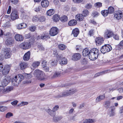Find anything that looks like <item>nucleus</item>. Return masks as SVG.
Wrapping results in <instances>:
<instances>
[{
  "instance_id": "obj_62",
  "label": "nucleus",
  "mask_w": 123,
  "mask_h": 123,
  "mask_svg": "<svg viewBox=\"0 0 123 123\" xmlns=\"http://www.w3.org/2000/svg\"><path fill=\"white\" fill-rule=\"evenodd\" d=\"M18 101L17 100H15L11 102V104L13 105H17Z\"/></svg>"
},
{
  "instance_id": "obj_32",
  "label": "nucleus",
  "mask_w": 123,
  "mask_h": 123,
  "mask_svg": "<svg viewBox=\"0 0 123 123\" xmlns=\"http://www.w3.org/2000/svg\"><path fill=\"white\" fill-rule=\"evenodd\" d=\"M89 50L87 48H85L82 52V54L83 56H86L89 55Z\"/></svg>"
},
{
  "instance_id": "obj_24",
  "label": "nucleus",
  "mask_w": 123,
  "mask_h": 123,
  "mask_svg": "<svg viewBox=\"0 0 123 123\" xmlns=\"http://www.w3.org/2000/svg\"><path fill=\"white\" fill-rule=\"evenodd\" d=\"M81 57V55L78 53H76L74 54L73 56V59L76 61L80 59Z\"/></svg>"
},
{
  "instance_id": "obj_57",
  "label": "nucleus",
  "mask_w": 123,
  "mask_h": 123,
  "mask_svg": "<svg viewBox=\"0 0 123 123\" xmlns=\"http://www.w3.org/2000/svg\"><path fill=\"white\" fill-rule=\"evenodd\" d=\"M47 61L45 60L43 61L42 62V66L43 68L46 66Z\"/></svg>"
},
{
  "instance_id": "obj_11",
  "label": "nucleus",
  "mask_w": 123,
  "mask_h": 123,
  "mask_svg": "<svg viewBox=\"0 0 123 123\" xmlns=\"http://www.w3.org/2000/svg\"><path fill=\"white\" fill-rule=\"evenodd\" d=\"M103 39L101 37L96 38L95 39V42L97 46H99L102 44L103 43Z\"/></svg>"
},
{
  "instance_id": "obj_38",
  "label": "nucleus",
  "mask_w": 123,
  "mask_h": 123,
  "mask_svg": "<svg viewBox=\"0 0 123 123\" xmlns=\"http://www.w3.org/2000/svg\"><path fill=\"white\" fill-rule=\"evenodd\" d=\"M26 79H30L32 77V75L30 74L24 73L23 75Z\"/></svg>"
},
{
  "instance_id": "obj_52",
  "label": "nucleus",
  "mask_w": 123,
  "mask_h": 123,
  "mask_svg": "<svg viewBox=\"0 0 123 123\" xmlns=\"http://www.w3.org/2000/svg\"><path fill=\"white\" fill-rule=\"evenodd\" d=\"M39 19L38 21L40 22H43L45 20V18L44 17L42 16L39 18Z\"/></svg>"
},
{
  "instance_id": "obj_51",
  "label": "nucleus",
  "mask_w": 123,
  "mask_h": 123,
  "mask_svg": "<svg viewBox=\"0 0 123 123\" xmlns=\"http://www.w3.org/2000/svg\"><path fill=\"white\" fill-rule=\"evenodd\" d=\"M94 6L96 7H100L102 6V4L100 2H97L95 4Z\"/></svg>"
},
{
  "instance_id": "obj_14",
  "label": "nucleus",
  "mask_w": 123,
  "mask_h": 123,
  "mask_svg": "<svg viewBox=\"0 0 123 123\" xmlns=\"http://www.w3.org/2000/svg\"><path fill=\"white\" fill-rule=\"evenodd\" d=\"M31 55V52L30 51H28L26 53L24 56L23 59L26 61H28L30 59Z\"/></svg>"
},
{
  "instance_id": "obj_39",
  "label": "nucleus",
  "mask_w": 123,
  "mask_h": 123,
  "mask_svg": "<svg viewBox=\"0 0 123 123\" xmlns=\"http://www.w3.org/2000/svg\"><path fill=\"white\" fill-rule=\"evenodd\" d=\"M40 62H35L33 63L32 66L34 68H36L39 66Z\"/></svg>"
},
{
  "instance_id": "obj_33",
  "label": "nucleus",
  "mask_w": 123,
  "mask_h": 123,
  "mask_svg": "<svg viewBox=\"0 0 123 123\" xmlns=\"http://www.w3.org/2000/svg\"><path fill=\"white\" fill-rule=\"evenodd\" d=\"M69 95H72L77 91V90L75 88H71L68 90Z\"/></svg>"
},
{
  "instance_id": "obj_43",
  "label": "nucleus",
  "mask_w": 123,
  "mask_h": 123,
  "mask_svg": "<svg viewBox=\"0 0 123 123\" xmlns=\"http://www.w3.org/2000/svg\"><path fill=\"white\" fill-rule=\"evenodd\" d=\"M36 28V27L34 26H31L29 28V30L31 32H33L35 31Z\"/></svg>"
},
{
  "instance_id": "obj_3",
  "label": "nucleus",
  "mask_w": 123,
  "mask_h": 123,
  "mask_svg": "<svg viewBox=\"0 0 123 123\" xmlns=\"http://www.w3.org/2000/svg\"><path fill=\"white\" fill-rule=\"evenodd\" d=\"M24 78L23 75L21 74H19L18 76H16L12 79V84L14 86H17L20 83Z\"/></svg>"
},
{
  "instance_id": "obj_46",
  "label": "nucleus",
  "mask_w": 123,
  "mask_h": 123,
  "mask_svg": "<svg viewBox=\"0 0 123 123\" xmlns=\"http://www.w3.org/2000/svg\"><path fill=\"white\" fill-rule=\"evenodd\" d=\"M44 70L46 72H51V70L50 69L49 67H48L46 66L43 68Z\"/></svg>"
},
{
  "instance_id": "obj_25",
  "label": "nucleus",
  "mask_w": 123,
  "mask_h": 123,
  "mask_svg": "<svg viewBox=\"0 0 123 123\" xmlns=\"http://www.w3.org/2000/svg\"><path fill=\"white\" fill-rule=\"evenodd\" d=\"M83 123H93L95 122V120L90 118L86 119L83 120Z\"/></svg>"
},
{
  "instance_id": "obj_37",
  "label": "nucleus",
  "mask_w": 123,
  "mask_h": 123,
  "mask_svg": "<svg viewBox=\"0 0 123 123\" xmlns=\"http://www.w3.org/2000/svg\"><path fill=\"white\" fill-rule=\"evenodd\" d=\"M59 48L61 50H64L66 48V47L64 44H61L58 45Z\"/></svg>"
},
{
  "instance_id": "obj_8",
  "label": "nucleus",
  "mask_w": 123,
  "mask_h": 123,
  "mask_svg": "<svg viewBox=\"0 0 123 123\" xmlns=\"http://www.w3.org/2000/svg\"><path fill=\"white\" fill-rule=\"evenodd\" d=\"M59 32V30L56 27H53L50 29L49 34L51 36H54L57 35Z\"/></svg>"
},
{
  "instance_id": "obj_6",
  "label": "nucleus",
  "mask_w": 123,
  "mask_h": 123,
  "mask_svg": "<svg viewBox=\"0 0 123 123\" xmlns=\"http://www.w3.org/2000/svg\"><path fill=\"white\" fill-rule=\"evenodd\" d=\"M19 46L21 49H26L30 48L31 47V45L30 42H24L20 44Z\"/></svg>"
},
{
  "instance_id": "obj_21",
  "label": "nucleus",
  "mask_w": 123,
  "mask_h": 123,
  "mask_svg": "<svg viewBox=\"0 0 123 123\" xmlns=\"http://www.w3.org/2000/svg\"><path fill=\"white\" fill-rule=\"evenodd\" d=\"M45 111L50 116L52 117H53L55 115V112L53 111V110H52L49 108L45 109Z\"/></svg>"
},
{
  "instance_id": "obj_56",
  "label": "nucleus",
  "mask_w": 123,
  "mask_h": 123,
  "mask_svg": "<svg viewBox=\"0 0 123 123\" xmlns=\"http://www.w3.org/2000/svg\"><path fill=\"white\" fill-rule=\"evenodd\" d=\"M92 16L93 17L97 16H98V13L96 12H94L92 14Z\"/></svg>"
},
{
  "instance_id": "obj_12",
  "label": "nucleus",
  "mask_w": 123,
  "mask_h": 123,
  "mask_svg": "<svg viewBox=\"0 0 123 123\" xmlns=\"http://www.w3.org/2000/svg\"><path fill=\"white\" fill-rule=\"evenodd\" d=\"M113 35V32L110 31H107L105 33V37L108 38L112 37Z\"/></svg>"
},
{
  "instance_id": "obj_13",
  "label": "nucleus",
  "mask_w": 123,
  "mask_h": 123,
  "mask_svg": "<svg viewBox=\"0 0 123 123\" xmlns=\"http://www.w3.org/2000/svg\"><path fill=\"white\" fill-rule=\"evenodd\" d=\"M123 16V14L121 11L116 12L114 14V17L117 19H120Z\"/></svg>"
},
{
  "instance_id": "obj_36",
  "label": "nucleus",
  "mask_w": 123,
  "mask_h": 123,
  "mask_svg": "<svg viewBox=\"0 0 123 123\" xmlns=\"http://www.w3.org/2000/svg\"><path fill=\"white\" fill-rule=\"evenodd\" d=\"M60 19L62 22H64L67 21L68 18L66 16L64 15L62 16Z\"/></svg>"
},
{
  "instance_id": "obj_9",
  "label": "nucleus",
  "mask_w": 123,
  "mask_h": 123,
  "mask_svg": "<svg viewBox=\"0 0 123 123\" xmlns=\"http://www.w3.org/2000/svg\"><path fill=\"white\" fill-rule=\"evenodd\" d=\"M10 69V67L8 65H5L4 67L2 72L4 75H6L9 73Z\"/></svg>"
},
{
  "instance_id": "obj_60",
  "label": "nucleus",
  "mask_w": 123,
  "mask_h": 123,
  "mask_svg": "<svg viewBox=\"0 0 123 123\" xmlns=\"http://www.w3.org/2000/svg\"><path fill=\"white\" fill-rule=\"evenodd\" d=\"M41 8V7L40 6H38L37 7L35 8V10L36 12L39 11Z\"/></svg>"
},
{
  "instance_id": "obj_42",
  "label": "nucleus",
  "mask_w": 123,
  "mask_h": 123,
  "mask_svg": "<svg viewBox=\"0 0 123 123\" xmlns=\"http://www.w3.org/2000/svg\"><path fill=\"white\" fill-rule=\"evenodd\" d=\"M101 13L102 15L104 16H106L109 13L108 10H106L102 11Z\"/></svg>"
},
{
  "instance_id": "obj_54",
  "label": "nucleus",
  "mask_w": 123,
  "mask_h": 123,
  "mask_svg": "<svg viewBox=\"0 0 123 123\" xmlns=\"http://www.w3.org/2000/svg\"><path fill=\"white\" fill-rule=\"evenodd\" d=\"M59 106L56 105L53 108L52 110L53 111H54L55 112L58 110L59 109Z\"/></svg>"
},
{
  "instance_id": "obj_1",
  "label": "nucleus",
  "mask_w": 123,
  "mask_h": 123,
  "mask_svg": "<svg viewBox=\"0 0 123 123\" xmlns=\"http://www.w3.org/2000/svg\"><path fill=\"white\" fill-rule=\"evenodd\" d=\"M99 51L96 48L91 49L89 52L88 56L91 60H95L98 57V55Z\"/></svg>"
},
{
  "instance_id": "obj_7",
  "label": "nucleus",
  "mask_w": 123,
  "mask_h": 123,
  "mask_svg": "<svg viewBox=\"0 0 123 123\" xmlns=\"http://www.w3.org/2000/svg\"><path fill=\"white\" fill-rule=\"evenodd\" d=\"M11 77L9 76H6L1 82V84L3 86H6L10 82Z\"/></svg>"
},
{
  "instance_id": "obj_50",
  "label": "nucleus",
  "mask_w": 123,
  "mask_h": 123,
  "mask_svg": "<svg viewBox=\"0 0 123 123\" xmlns=\"http://www.w3.org/2000/svg\"><path fill=\"white\" fill-rule=\"evenodd\" d=\"M92 5L90 3L86 4L85 6V7L86 8L89 9L92 7Z\"/></svg>"
},
{
  "instance_id": "obj_23",
  "label": "nucleus",
  "mask_w": 123,
  "mask_h": 123,
  "mask_svg": "<svg viewBox=\"0 0 123 123\" xmlns=\"http://www.w3.org/2000/svg\"><path fill=\"white\" fill-rule=\"evenodd\" d=\"M105 96L104 94L100 95L98 96L96 99V102L98 103L101 100L104 99L105 98Z\"/></svg>"
},
{
  "instance_id": "obj_30",
  "label": "nucleus",
  "mask_w": 123,
  "mask_h": 123,
  "mask_svg": "<svg viewBox=\"0 0 123 123\" xmlns=\"http://www.w3.org/2000/svg\"><path fill=\"white\" fill-rule=\"evenodd\" d=\"M53 21L55 22L58 21L60 19V16L57 14L54 15H53L52 18Z\"/></svg>"
},
{
  "instance_id": "obj_19",
  "label": "nucleus",
  "mask_w": 123,
  "mask_h": 123,
  "mask_svg": "<svg viewBox=\"0 0 123 123\" xmlns=\"http://www.w3.org/2000/svg\"><path fill=\"white\" fill-rule=\"evenodd\" d=\"M13 89V87L12 86H9L7 87L4 90L3 92L4 94H6L8 93L11 91H12Z\"/></svg>"
},
{
  "instance_id": "obj_44",
  "label": "nucleus",
  "mask_w": 123,
  "mask_h": 123,
  "mask_svg": "<svg viewBox=\"0 0 123 123\" xmlns=\"http://www.w3.org/2000/svg\"><path fill=\"white\" fill-rule=\"evenodd\" d=\"M4 87L3 86H0V94H4Z\"/></svg>"
},
{
  "instance_id": "obj_4",
  "label": "nucleus",
  "mask_w": 123,
  "mask_h": 123,
  "mask_svg": "<svg viewBox=\"0 0 123 123\" xmlns=\"http://www.w3.org/2000/svg\"><path fill=\"white\" fill-rule=\"evenodd\" d=\"M5 58L7 59L10 58L12 55V51L10 48H6L3 49L2 51Z\"/></svg>"
},
{
  "instance_id": "obj_16",
  "label": "nucleus",
  "mask_w": 123,
  "mask_h": 123,
  "mask_svg": "<svg viewBox=\"0 0 123 123\" xmlns=\"http://www.w3.org/2000/svg\"><path fill=\"white\" fill-rule=\"evenodd\" d=\"M41 5L43 7H47L49 5V2L47 0H42L41 2Z\"/></svg>"
},
{
  "instance_id": "obj_59",
  "label": "nucleus",
  "mask_w": 123,
  "mask_h": 123,
  "mask_svg": "<svg viewBox=\"0 0 123 123\" xmlns=\"http://www.w3.org/2000/svg\"><path fill=\"white\" fill-rule=\"evenodd\" d=\"M12 4H16L18 2V0H10Z\"/></svg>"
},
{
  "instance_id": "obj_35",
  "label": "nucleus",
  "mask_w": 123,
  "mask_h": 123,
  "mask_svg": "<svg viewBox=\"0 0 123 123\" xmlns=\"http://www.w3.org/2000/svg\"><path fill=\"white\" fill-rule=\"evenodd\" d=\"M54 13V10L52 9H51L48 11L47 12V15L49 16H51L53 15Z\"/></svg>"
},
{
  "instance_id": "obj_49",
  "label": "nucleus",
  "mask_w": 123,
  "mask_h": 123,
  "mask_svg": "<svg viewBox=\"0 0 123 123\" xmlns=\"http://www.w3.org/2000/svg\"><path fill=\"white\" fill-rule=\"evenodd\" d=\"M7 109L6 107L3 106H0V111L1 112H3Z\"/></svg>"
},
{
  "instance_id": "obj_17",
  "label": "nucleus",
  "mask_w": 123,
  "mask_h": 123,
  "mask_svg": "<svg viewBox=\"0 0 123 123\" xmlns=\"http://www.w3.org/2000/svg\"><path fill=\"white\" fill-rule=\"evenodd\" d=\"M15 38L17 41H21L23 40V37L22 35L17 34L15 35Z\"/></svg>"
},
{
  "instance_id": "obj_28",
  "label": "nucleus",
  "mask_w": 123,
  "mask_h": 123,
  "mask_svg": "<svg viewBox=\"0 0 123 123\" xmlns=\"http://www.w3.org/2000/svg\"><path fill=\"white\" fill-rule=\"evenodd\" d=\"M69 95L68 90H65L64 91L62 94L60 95L59 97H62Z\"/></svg>"
},
{
  "instance_id": "obj_48",
  "label": "nucleus",
  "mask_w": 123,
  "mask_h": 123,
  "mask_svg": "<svg viewBox=\"0 0 123 123\" xmlns=\"http://www.w3.org/2000/svg\"><path fill=\"white\" fill-rule=\"evenodd\" d=\"M28 103L27 102H22L20 103L18 105V106H21L25 105H26L28 104Z\"/></svg>"
},
{
  "instance_id": "obj_29",
  "label": "nucleus",
  "mask_w": 123,
  "mask_h": 123,
  "mask_svg": "<svg viewBox=\"0 0 123 123\" xmlns=\"http://www.w3.org/2000/svg\"><path fill=\"white\" fill-rule=\"evenodd\" d=\"M77 23V21L75 20H72L70 21L68 23V25L70 26H73L76 25Z\"/></svg>"
},
{
  "instance_id": "obj_2",
  "label": "nucleus",
  "mask_w": 123,
  "mask_h": 123,
  "mask_svg": "<svg viewBox=\"0 0 123 123\" xmlns=\"http://www.w3.org/2000/svg\"><path fill=\"white\" fill-rule=\"evenodd\" d=\"M33 74L36 78L39 80H44L45 79L44 72L39 70H36L34 71Z\"/></svg>"
},
{
  "instance_id": "obj_34",
  "label": "nucleus",
  "mask_w": 123,
  "mask_h": 123,
  "mask_svg": "<svg viewBox=\"0 0 123 123\" xmlns=\"http://www.w3.org/2000/svg\"><path fill=\"white\" fill-rule=\"evenodd\" d=\"M104 106L106 108L109 107L111 105V102L107 100L104 102Z\"/></svg>"
},
{
  "instance_id": "obj_22",
  "label": "nucleus",
  "mask_w": 123,
  "mask_h": 123,
  "mask_svg": "<svg viewBox=\"0 0 123 123\" xmlns=\"http://www.w3.org/2000/svg\"><path fill=\"white\" fill-rule=\"evenodd\" d=\"M79 32V29L77 28H75L72 31V34L75 37H77Z\"/></svg>"
},
{
  "instance_id": "obj_20",
  "label": "nucleus",
  "mask_w": 123,
  "mask_h": 123,
  "mask_svg": "<svg viewBox=\"0 0 123 123\" xmlns=\"http://www.w3.org/2000/svg\"><path fill=\"white\" fill-rule=\"evenodd\" d=\"M20 69L23 70L28 67V64L27 63L24 62L21 63L20 64Z\"/></svg>"
},
{
  "instance_id": "obj_10",
  "label": "nucleus",
  "mask_w": 123,
  "mask_h": 123,
  "mask_svg": "<svg viewBox=\"0 0 123 123\" xmlns=\"http://www.w3.org/2000/svg\"><path fill=\"white\" fill-rule=\"evenodd\" d=\"M18 18L17 11L13 10L11 14V19L12 20H14Z\"/></svg>"
},
{
  "instance_id": "obj_61",
  "label": "nucleus",
  "mask_w": 123,
  "mask_h": 123,
  "mask_svg": "<svg viewBox=\"0 0 123 123\" xmlns=\"http://www.w3.org/2000/svg\"><path fill=\"white\" fill-rule=\"evenodd\" d=\"M20 24L21 25H22V29L26 28L27 27V24L25 23H23Z\"/></svg>"
},
{
  "instance_id": "obj_55",
  "label": "nucleus",
  "mask_w": 123,
  "mask_h": 123,
  "mask_svg": "<svg viewBox=\"0 0 123 123\" xmlns=\"http://www.w3.org/2000/svg\"><path fill=\"white\" fill-rule=\"evenodd\" d=\"M73 2L75 3H79L82 2L83 0H72Z\"/></svg>"
},
{
  "instance_id": "obj_27",
  "label": "nucleus",
  "mask_w": 123,
  "mask_h": 123,
  "mask_svg": "<svg viewBox=\"0 0 123 123\" xmlns=\"http://www.w3.org/2000/svg\"><path fill=\"white\" fill-rule=\"evenodd\" d=\"M60 64L61 65L66 64L67 63V60L66 58L63 57L62 59L59 61Z\"/></svg>"
},
{
  "instance_id": "obj_40",
  "label": "nucleus",
  "mask_w": 123,
  "mask_h": 123,
  "mask_svg": "<svg viewBox=\"0 0 123 123\" xmlns=\"http://www.w3.org/2000/svg\"><path fill=\"white\" fill-rule=\"evenodd\" d=\"M89 12L87 10H85L83 11L82 14L84 17H86L88 16L89 14Z\"/></svg>"
},
{
  "instance_id": "obj_63",
  "label": "nucleus",
  "mask_w": 123,
  "mask_h": 123,
  "mask_svg": "<svg viewBox=\"0 0 123 123\" xmlns=\"http://www.w3.org/2000/svg\"><path fill=\"white\" fill-rule=\"evenodd\" d=\"M115 108L114 106H111L110 107L109 109L110 110L109 111H115Z\"/></svg>"
},
{
  "instance_id": "obj_53",
  "label": "nucleus",
  "mask_w": 123,
  "mask_h": 123,
  "mask_svg": "<svg viewBox=\"0 0 123 123\" xmlns=\"http://www.w3.org/2000/svg\"><path fill=\"white\" fill-rule=\"evenodd\" d=\"M13 116V114L12 113L9 112L6 115V117L7 118H9L10 117Z\"/></svg>"
},
{
  "instance_id": "obj_15",
  "label": "nucleus",
  "mask_w": 123,
  "mask_h": 123,
  "mask_svg": "<svg viewBox=\"0 0 123 123\" xmlns=\"http://www.w3.org/2000/svg\"><path fill=\"white\" fill-rule=\"evenodd\" d=\"M14 39L12 38H10L7 39L5 41V43L7 45H10L14 43Z\"/></svg>"
},
{
  "instance_id": "obj_5",
  "label": "nucleus",
  "mask_w": 123,
  "mask_h": 123,
  "mask_svg": "<svg viewBox=\"0 0 123 123\" xmlns=\"http://www.w3.org/2000/svg\"><path fill=\"white\" fill-rule=\"evenodd\" d=\"M112 49L111 46L109 45H105L103 46L101 48L100 50L103 53L110 51Z\"/></svg>"
},
{
  "instance_id": "obj_41",
  "label": "nucleus",
  "mask_w": 123,
  "mask_h": 123,
  "mask_svg": "<svg viewBox=\"0 0 123 123\" xmlns=\"http://www.w3.org/2000/svg\"><path fill=\"white\" fill-rule=\"evenodd\" d=\"M109 13H112L114 12V9L113 7L112 6L109 7L108 8V10Z\"/></svg>"
},
{
  "instance_id": "obj_47",
  "label": "nucleus",
  "mask_w": 123,
  "mask_h": 123,
  "mask_svg": "<svg viewBox=\"0 0 123 123\" xmlns=\"http://www.w3.org/2000/svg\"><path fill=\"white\" fill-rule=\"evenodd\" d=\"M109 70H105V71H102L100 73H98L96 74L95 75L96 76H98L100 75L101 74H105L106 73H107L108 72V71H109Z\"/></svg>"
},
{
  "instance_id": "obj_58",
  "label": "nucleus",
  "mask_w": 123,
  "mask_h": 123,
  "mask_svg": "<svg viewBox=\"0 0 123 123\" xmlns=\"http://www.w3.org/2000/svg\"><path fill=\"white\" fill-rule=\"evenodd\" d=\"M51 64L52 66H54L56 65L57 64L56 62V61H52L51 63Z\"/></svg>"
},
{
  "instance_id": "obj_64",
  "label": "nucleus",
  "mask_w": 123,
  "mask_h": 123,
  "mask_svg": "<svg viewBox=\"0 0 123 123\" xmlns=\"http://www.w3.org/2000/svg\"><path fill=\"white\" fill-rule=\"evenodd\" d=\"M123 113V106L120 107L119 108V113L120 114Z\"/></svg>"
},
{
  "instance_id": "obj_18",
  "label": "nucleus",
  "mask_w": 123,
  "mask_h": 123,
  "mask_svg": "<svg viewBox=\"0 0 123 123\" xmlns=\"http://www.w3.org/2000/svg\"><path fill=\"white\" fill-rule=\"evenodd\" d=\"M76 19L78 21H81L83 20L84 18V17L82 14H78L75 16Z\"/></svg>"
},
{
  "instance_id": "obj_31",
  "label": "nucleus",
  "mask_w": 123,
  "mask_h": 123,
  "mask_svg": "<svg viewBox=\"0 0 123 123\" xmlns=\"http://www.w3.org/2000/svg\"><path fill=\"white\" fill-rule=\"evenodd\" d=\"M62 71V70H60L59 71H57L55 72L53 76V78L57 77L60 75Z\"/></svg>"
},
{
  "instance_id": "obj_26",
  "label": "nucleus",
  "mask_w": 123,
  "mask_h": 123,
  "mask_svg": "<svg viewBox=\"0 0 123 123\" xmlns=\"http://www.w3.org/2000/svg\"><path fill=\"white\" fill-rule=\"evenodd\" d=\"M62 118L61 116H55V115L53 117V120L55 122H57L60 121Z\"/></svg>"
},
{
  "instance_id": "obj_45",
  "label": "nucleus",
  "mask_w": 123,
  "mask_h": 123,
  "mask_svg": "<svg viewBox=\"0 0 123 123\" xmlns=\"http://www.w3.org/2000/svg\"><path fill=\"white\" fill-rule=\"evenodd\" d=\"M32 21L36 22L38 21L39 18L37 16H35L33 17L32 19Z\"/></svg>"
}]
</instances>
